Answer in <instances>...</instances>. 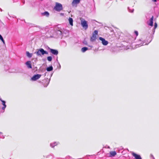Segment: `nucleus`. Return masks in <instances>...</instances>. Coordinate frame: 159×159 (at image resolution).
I'll list each match as a JSON object with an SVG mask.
<instances>
[{
    "label": "nucleus",
    "mask_w": 159,
    "mask_h": 159,
    "mask_svg": "<svg viewBox=\"0 0 159 159\" xmlns=\"http://www.w3.org/2000/svg\"><path fill=\"white\" fill-rule=\"evenodd\" d=\"M151 39L149 41L148 40L147 43H145V41L144 40H143L142 39H139L138 42V44L135 45L136 47L138 48L143 45L148 44L152 41L153 38V36L152 35H151Z\"/></svg>",
    "instance_id": "1"
},
{
    "label": "nucleus",
    "mask_w": 159,
    "mask_h": 159,
    "mask_svg": "<svg viewBox=\"0 0 159 159\" xmlns=\"http://www.w3.org/2000/svg\"><path fill=\"white\" fill-rule=\"evenodd\" d=\"M37 51L35 52L37 55L38 56H41L44 54H48V52L44 50L43 48H40L37 50Z\"/></svg>",
    "instance_id": "2"
},
{
    "label": "nucleus",
    "mask_w": 159,
    "mask_h": 159,
    "mask_svg": "<svg viewBox=\"0 0 159 159\" xmlns=\"http://www.w3.org/2000/svg\"><path fill=\"white\" fill-rule=\"evenodd\" d=\"M55 34L57 35V38H62L63 36V30L59 28H56Z\"/></svg>",
    "instance_id": "3"
},
{
    "label": "nucleus",
    "mask_w": 159,
    "mask_h": 159,
    "mask_svg": "<svg viewBox=\"0 0 159 159\" xmlns=\"http://www.w3.org/2000/svg\"><path fill=\"white\" fill-rule=\"evenodd\" d=\"M54 9L57 11H60L63 9L62 5L61 4L58 2H56Z\"/></svg>",
    "instance_id": "4"
},
{
    "label": "nucleus",
    "mask_w": 159,
    "mask_h": 159,
    "mask_svg": "<svg viewBox=\"0 0 159 159\" xmlns=\"http://www.w3.org/2000/svg\"><path fill=\"white\" fill-rule=\"evenodd\" d=\"M81 25L85 30H87L88 27V22L83 19L81 20Z\"/></svg>",
    "instance_id": "5"
},
{
    "label": "nucleus",
    "mask_w": 159,
    "mask_h": 159,
    "mask_svg": "<svg viewBox=\"0 0 159 159\" xmlns=\"http://www.w3.org/2000/svg\"><path fill=\"white\" fill-rule=\"evenodd\" d=\"M50 80V79H48V78H47L46 79L43 80V82H42L41 81H39V83L42 84L44 87H46L49 84Z\"/></svg>",
    "instance_id": "6"
},
{
    "label": "nucleus",
    "mask_w": 159,
    "mask_h": 159,
    "mask_svg": "<svg viewBox=\"0 0 159 159\" xmlns=\"http://www.w3.org/2000/svg\"><path fill=\"white\" fill-rule=\"evenodd\" d=\"M47 49L48 50H49L50 52L54 55H57L58 53V52L57 50L55 49L51 48L48 47V48Z\"/></svg>",
    "instance_id": "7"
},
{
    "label": "nucleus",
    "mask_w": 159,
    "mask_h": 159,
    "mask_svg": "<svg viewBox=\"0 0 159 159\" xmlns=\"http://www.w3.org/2000/svg\"><path fill=\"white\" fill-rule=\"evenodd\" d=\"M41 76V75L39 74H36L34 75L30 79L32 81H35L39 79Z\"/></svg>",
    "instance_id": "8"
},
{
    "label": "nucleus",
    "mask_w": 159,
    "mask_h": 159,
    "mask_svg": "<svg viewBox=\"0 0 159 159\" xmlns=\"http://www.w3.org/2000/svg\"><path fill=\"white\" fill-rule=\"evenodd\" d=\"M99 39L101 41V43L103 45L106 46L108 44V42L105 39L102 37H99Z\"/></svg>",
    "instance_id": "9"
},
{
    "label": "nucleus",
    "mask_w": 159,
    "mask_h": 159,
    "mask_svg": "<svg viewBox=\"0 0 159 159\" xmlns=\"http://www.w3.org/2000/svg\"><path fill=\"white\" fill-rule=\"evenodd\" d=\"M131 154L134 157L135 159H142V158L139 155L136 154L133 152H131Z\"/></svg>",
    "instance_id": "10"
},
{
    "label": "nucleus",
    "mask_w": 159,
    "mask_h": 159,
    "mask_svg": "<svg viewBox=\"0 0 159 159\" xmlns=\"http://www.w3.org/2000/svg\"><path fill=\"white\" fill-rule=\"evenodd\" d=\"M0 101L2 102V104L3 106L2 107V110H4L7 107V105L6 104V102L2 100L1 98H0Z\"/></svg>",
    "instance_id": "11"
},
{
    "label": "nucleus",
    "mask_w": 159,
    "mask_h": 159,
    "mask_svg": "<svg viewBox=\"0 0 159 159\" xmlns=\"http://www.w3.org/2000/svg\"><path fill=\"white\" fill-rule=\"evenodd\" d=\"M25 64L28 69L32 68V66L31 61H28L25 63Z\"/></svg>",
    "instance_id": "12"
},
{
    "label": "nucleus",
    "mask_w": 159,
    "mask_h": 159,
    "mask_svg": "<svg viewBox=\"0 0 159 159\" xmlns=\"http://www.w3.org/2000/svg\"><path fill=\"white\" fill-rule=\"evenodd\" d=\"M154 17L152 16L149 20V22L148 23V24L150 26H153V20Z\"/></svg>",
    "instance_id": "13"
},
{
    "label": "nucleus",
    "mask_w": 159,
    "mask_h": 159,
    "mask_svg": "<svg viewBox=\"0 0 159 159\" xmlns=\"http://www.w3.org/2000/svg\"><path fill=\"white\" fill-rule=\"evenodd\" d=\"M59 143L58 142H54L53 143H51L50 144V146L52 148H53L55 146L57 145Z\"/></svg>",
    "instance_id": "14"
},
{
    "label": "nucleus",
    "mask_w": 159,
    "mask_h": 159,
    "mask_svg": "<svg viewBox=\"0 0 159 159\" xmlns=\"http://www.w3.org/2000/svg\"><path fill=\"white\" fill-rule=\"evenodd\" d=\"M157 25L156 22L155 23L154 25V28L152 30V35H153V34H154L155 32V29L157 27ZM151 37V36H150Z\"/></svg>",
    "instance_id": "15"
},
{
    "label": "nucleus",
    "mask_w": 159,
    "mask_h": 159,
    "mask_svg": "<svg viewBox=\"0 0 159 159\" xmlns=\"http://www.w3.org/2000/svg\"><path fill=\"white\" fill-rule=\"evenodd\" d=\"M116 154V153L115 151H111L110 152V156L111 157L115 156Z\"/></svg>",
    "instance_id": "16"
},
{
    "label": "nucleus",
    "mask_w": 159,
    "mask_h": 159,
    "mask_svg": "<svg viewBox=\"0 0 159 159\" xmlns=\"http://www.w3.org/2000/svg\"><path fill=\"white\" fill-rule=\"evenodd\" d=\"M80 0H73L72 3V5L74 6L75 4H76L80 3Z\"/></svg>",
    "instance_id": "17"
},
{
    "label": "nucleus",
    "mask_w": 159,
    "mask_h": 159,
    "mask_svg": "<svg viewBox=\"0 0 159 159\" xmlns=\"http://www.w3.org/2000/svg\"><path fill=\"white\" fill-rule=\"evenodd\" d=\"M53 70V68L52 65H51L48 67L46 68V70H47V71H48V72L52 71Z\"/></svg>",
    "instance_id": "18"
},
{
    "label": "nucleus",
    "mask_w": 159,
    "mask_h": 159,
    "mask_svg": "<svg viewBox=\"0 0 159 159\" xmlns=\"http://www.w3.org/2000/svg\"><path fill=\"white\" fill-rule=\"evenodd\" d=\"M68 21L70 25L71 26L73 25V20L72 18L69 17L68 19Z\"/></svg>",
    "instance_id": "19"
},
{
    "label": "nucleus",
    "mask_w": 159,
    "mask_h": 159,
    "mask_svg": "<svg viewBox=\"0 0 159 159\" xmlns=\"http://www.w3.org/2000/svg\"><path fill=\"white\" fill-rule=\"evenodd\" d=\"M41 14L42 15L46 16L47 17H48L49 15V13L47 11H45L44 12L42 13Z\"/></svg>",
    "instance_id": "20"
},
{
    "label": "nucleus",
    "mask_w": 159,
    "mask_h": 159,
    "mask_svg": "<svg viewBox=\"0 0 159 159\" xmlns=\"http://www.w3.org/2000/svg\"><path fill=\"white\" fill-rule=\"evenodd\" d=\"M97 39L96 36H94V35H92V37L90 38V41L92 42H94Z\"/></svg>",
    "instance_id": "21"
},
{
    "label": "nucleus",
    "mask_w": 159,
    "mask_h": 159,
    "mask_svg": "<svg viewBox=\"0 0 159 159\" xmlns=\"http://www.w3.org/2000/svg\"><path fill=\"white\" fill-rule=\"evenodd\" d=\"M88 50V48L86 47H84L81 48V51L83 52H84Z\"/></svg>",
    "instance_id": "22"
},
{
    "label": "nucleus",
    "mask_w": 159,
    "mask_h": 159,
    "mask_svg": "<svg viewBox=\"0 0 159 159\" xmlns=\"http://www.w3.org/2000/svg\"><path fill=\"white\" fill-rule=\"evenodd\" d=\"M26 55L28 57L30 58L32 57V54L30 53L28 51H27L26 52Z\"/></svg>",
    "instance_id": "23"
},
{
    "label": "nucleus",
    "mask_w": 159,
    "mask_h": 159,
    "mask_svg": "<svg viewBox=\"0 0 159 159\" xmlns=\"http://www.w3.org/2000/svg\"><path fill=\"white\" fill-rule=\"evenodd\" d=\"M128 9L129 12L131 13H133L134 11V9L133 8H130V7H128Z\"/></svg>",
    "instance_id": "24"
},
{
    "label": "nucleus",
    "mask_w": 159,
    "mask_h": 159,
    "mask_svg": "<svg viewBox=\"0 0 159 159\" xmlns=\"http://www.w3.org/2000/svg\"><path fill=\"white\" fill-rule=\"evenodd\" d=\"M0 39L2 41L3 43L4 44H5V41L4 40L3 37H2V36L0 34Z\"/></svg>",
    "instance_id": "25"
},
{
    "label": "nucleus",
    "mask_w": 159,
    "mask_h": 159,
    "mask_svg": "<svg viewBox=\"0 0 159 159\" xmlns=\"http://www.w3.org/2000/svg\"><path fill=\"white\" fill-rule=\"evenodd\" d=\"M52 58L51 56H48L47 57V60L49 61H51L52 60Z\"/></svg>",
    "instance_id": "26"
},
{
    "label": "nucleus",
    "mask_w": 159,
    "mask_h": 159,
    "mask_svg": "<svg viewBox=\"0 0 159 159\" xmlns=\"http://www.w3.org/2000/svg\"><path fill=\"white\" fill-rule=\"evenodd\" d=\"M98 34V31L97 30H95L94 31L93 35L94 36H96Z\"/></svg>",
    "instance_id": "27"
},
{
    "label": "nucleus",
    "mask_w": 159,
    "mask_h": 159,
    "mask_svg": "<svg viewBox=\"0 0 159 159\" xmlns=\"http://www.w3.org/2000/svg\"><path fill=\"white\" fill-rule=\"evenodd\" d=\"M134 33L136 35V36H138V32L137 31H134Z\"/></svg>",
    "instance_id": "28"
},
{
    "label": "nucleus",
    "mask_w": 159,
    "mask_h": 159,
    "mask_svg": "<svg viewBox=\"0 0 159 159\" xmlns=\"http://www.w3.org/2000/svg\"><path fill=\"white\" fill-rule=\"evenodd\" d=\"M150 157L151 158H152V159H155V158L153 156L152 154H151L150 155Z\"/></svg>",
    "instance_id": "29"
},
{
    "label": "nucleus",
    "mask_w": 159,
    "mask_h": 159,
    "mask_svg": "<svg viewBox=\"0 0 159 159\" xmlns=\"http://www.w3.org/2000/svg\"><path fill=\"white\" fill-rule=\"evenodd\" d=\"M30 25H31V26H32V27L34 26V27H38V26H35L34 24H31Z\"/></svg>",
    "instance_id": "30"
},
{
    "label": "nucleus",
    "mask_w": 159,
    "mask_h": 159,
    "mask_svg": "<svg viewBox=\"0 0 159 159\" xmlns=\"http://www.w3.org/2000/svg\"><path fill=\"white\" fill-rule=\"evenodd\" d=\"M58 65H59V66H58V68L59 69H60L61 68V66L59 63V62H58Z\"/></svg>",
    "instance_id": "31"
},
{
    "label": "nucleus",
    "mask_w": 159,
    "mask_h": 159,
    "mask_svg": "<svg viewBox=\"0 0 159 159\" xmlns=\"http://www.w3.org/2000/svg\"><path fill=\"white\" fill-rule=\"evenodd\" d=\"M5 138L4 136L3 135H2V136H0V138H2L3 139H4Z\"/></svg>",
    "instance_id": "32"
},
{
    "label": "nucleus",
    "mask_w": 159,
    "mask_h": 159,
    "mask_svg": "<svg viewBox=\"0 0 159 159\" xmlns=\"http://www.w3.org/2000/svg\"><path fill=\"white\" fill-rule=\"evenodd\" d=\"M152 1L154 2H156L157 1V0H152Z\"/></svg>",
    "instance_id": "33"
},
{
    "label": "nucleus",
    "mask_w": 159,
    "mask_h": 159,
    "mask_svg": "<svg viewBox=\"0 0 159 159\" xmlns=\"http://www.w3.org/2000/svg\"><path fill=\"white\" fill-rule=\"evenodd\" d=\"M88 46L89 47H93V46H90V45H88Z\"/></svg>",
    "instance_id": "34"
},
{
    "label": "nucleus",
    "mask_w": 159,
    "mask_h": 159,
    "mask_svg": "<svg viewBox=\"0 0 159 159\" xmlns=\"http://www.w3.org/2000/svg\"><path fill=\"white\" fill-rule=\"evenodd\" d=\"M22 2H23V4H24L25 3V1H22Z\"/></svg>",
    "instance_id": "35"
},
{
    "label": "nucleus",
    "mask_w": 159,
    "mask_h": 159,
    "mask_svg": "<svg viewBox=\"0 0 159 159\" xmlns=\"http://www.w3.org/2000/svg\"><path fill=\"white\" fill-rule=\"evenodd\" d=\"M2 134V132H0V134Z\"/></svg>",
    "instance_id": "36"
},
{
    "label": "nucleus",
    "mask_w": 159,
    "mask_h": 159,
    "mask_svg": "<svg viewBox=\"0 0 159 159\" xmlns=\"http://www.w3.org/2000/svg\"><path fill=\"white\" fill-rule=\"evenodd\" d=\"M46 73H45V74H44V76H46Z\"/></svg>",
    "instance_id": "37"
},
{
    "label": "nucleus",
    "mask_w": 159,
    "mask_h": 159,
    "mask_svg": "<svg viewBox=\"0 0 159 159\" xmlns=\"http://www.w3.org/2000/svg\"><path fill=\"white\" fill-rule=\"evenodd\" d=\"M52 74H53V73H52V74H51V76H52Z\"/></svg>",
    "instance_id": "38"
},
{
    "label": "nucleus",
    "mask_w": 159,
    "mask_h": 159,
    "mask_svg": "<svg viewBox=\"0 0 159 159\" xmlns=\"http://www.w3.org/2000/svg\"><path fill=\"white\" fill-rule=\"evenodd\" d=\"M86 45H87L86 43H85Z\"/></svg>",
    "instance_id": "39"
}]
</instances>
